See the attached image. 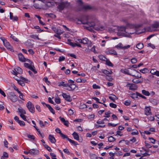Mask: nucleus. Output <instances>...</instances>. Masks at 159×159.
<instances>
[{
  "label": "nucleus",
  "instance_id": "1",
  "mask_svg": "<svg viewBox=\"0 0 159 159\" xmlns=\"http://www.w3.org/2000/svg\"><path fill=\"white\" fill-rule=\"evenodd\" d=\"M116 29L118 31L117 34L119 36L128 37L130 34H134V32L127 30L126 28L123 26L117 27Z\"/></svg>",
  "mask_w": 159,
  "mask_h": 159
},
{
  "label": "nucleus",
  "instance_id": "2",
  "mask_svg": "<svg viewBox=\"0 0 159 159\" xmlns=\"http://www.w3.org/2000/svg\"><path fill=\"white\" fill-rule=\"evenodd\" d=\"M80 22L83 24H87L88 26L86 27L89 30H92V28L95 29L96 26L95 25L94 23L93 22H89L87 21H84L83 20H80Z\"/></svg>",
  "mask_w": 159,
  "mask_h": 159
},
{
  "label": "nucleus",
  "instance_id": "3",
  "mask_svg": "<svg viewBox=\"0 0 159 159\" xmlns=\"http://www.w3.org/2000/svg\"><path fill=\"white\" fill-rule=\"evenodd\" d=\"M77 2L79 3L81 10H87L91 9V7L88 5H84L81 0H77Z\"/></svg>",
  "mask_w": 159,
  "mask_h": 159
},
{
  "label": "nucleus",
  "instance_id": "4",
  "mask_svg": "<svg viewBox=\"0 0 159 159\" xmlns=\"http://www.w3.org/2000/svg\"><path fill=\"white\" fill-rule=\"evenodd\" d=\"M70 3L67 2H62L59 4L58 8L60 10H63L65 8L68 7Z\"/></svg>",
  "mask_w": 159,
  "mask_h": 159
},
{
  "label": "nucleus",
  "instance_id": "5",
  "mask_svg": "<svg viewBox=\"0 0 159 159\" xmlns=\"http://www.w3.org/2000/svg\"><path fill=\"white\" fill-rule=\"evenodd\" d=\"M26 107L29 111L32 113H34L35 112V108L33 104L30 101H29L27 104Z\"/></svg>",
  "mask_w": 159,
  "mask_h": 159
},
{
  "label": "nucleus",
  "instance_id": "6",
  "mask_svg": "<svg viewBox=\"0 0 159 159\" xmlns=\"http://www.w3.org/2000/svg\"><path fill=\"white\" fill-rule=\"evenodd\" d=\"M130 69L131 70L130 71L127 69H122L121 70V71L123 73H125V74H127L133 76H135V75L131 73V71H136L137 72V71L136 70L134 69Z\"/></svg>",
  "mask_w": 159,
  "mask_h": 159
},
{
  "label": "nucleus",
  "instance_id": "7",
  "mask_svg": "<svg viewBox=\"0 0 159 159\" xmlns=\"http://www.w3.org/2000/svg\"><path fill=\"white\" fill-rule=\"evenodd\" d=\"M24 65L25 67L28 68L29 69L33 71L34 73L36 74L37 73V71L33 68V67H34V66L33 63V62H31L30 64L25 63L24 64Z\"/></svg>",
  "mask_w": 159,
  "mask_h": 159
},
{
  "label": "nucleus",
  "instance_id": "8",
  "mask_svg": "<svg viewBox=\"0 0 159 159\" xmlns=\"http://www.w3.org/2000/svg\"><path fill=\"white\" fill-rule=\"evenodd\" d=\"M130 47V45H127L126 46H123V45L121 43H119L117 45L115 46V47L117 48V49H122L123 50H125L129 48Z\"/></svg>",
  "mask_w": 159,
  "mask_h": 159
},
{
  "label": "nucleus",
  "instance_id": "9",
  "mask_svg": "<svg viewBox=\"0 0 159 159\" xmlns=\"http://www.w3.org/2000/svg\"><path fill=\"white\" fill-rule=\"evenodd\" d=\"M127 30L128 29H132L133 31L131 32H134V33L136 32V27L133 24H128L126 27Z\"/></svg>",
  "mask_w": 159,
  "mask_h": 159
},
{
  "label": "nucleus",
  "instance_id": "10",
  "mask_svg": "<svg viewBox=\"0 0 159 159\" xmlns=\"http://www.w3.org/2000/svg\"><path fill=\"white\" fill-rule=\"evenodd\" d=\"M9 98L13 102H16L17 99V97L13 92H11L10 93Z\"/></svg>",
  "mask_w": 159,
  "mask_h": 159
},
{
  "label": "nucleus",
  "instance_id": "11",
  "mask_svg": "<svg viewBox=\"0 0 159 159\" xmlns=\"http://www.w3.org/2000/svg\"><path fill=\"white\" fill-rule=\"evenodd\" d=\"M151 28L152 29H155L153 30L154 31L159 30L158 29H159V22H155L154 23L152 24L151 26Z\"/></svg>",
  "mask_w": 159,
  "mask_h": 159
},
{
  "label": "nucleus",
  "instance_id": "12",
  "mask_svg": "<svg viewBox=\"0 0 159 159\" xmlns=\"http://www.w3.org/2000/svg\"><path fill=\"white\" fill-rule=\"evenodd\" d=\"M127 87L129 88V89L132 90H134L137 89V87L136 85L128 83L126 85Z\"/></svg>",
  "mask_w": 159,
  "mask_h": 159
},
{
  "label": "nucleus",
  "instance_id": "13",
  "mask_svg": "<svg viewBox=\"0 0 159 159\" xmlns=\"http://www.w3.org/2000/svg\"><path fill=\"white\" fill-rule=\"evenodd\" d=\"M62 96L68 102H70L72 101V98L70 95L68 94H66L65 93H63L62 94Z\"/></svg>",
  "mask_w": 159,
  "mask_h": 159
},
{
  "label": "nucleus",
  "instance_id": "14",
  "mask_svg": "<svg viewBox=\"0 0 159 159\" xmlns=\"http://www.w3.org/2000/svg\"><path fill=\"white\" fill-rule=\"evenodd\" d=\"M48 139L52 143H54L56 142V140L53 135L49 134L48 136Z\"/></svg>",
  "mask_w": 159,
  "mask_h": 159
},
{
  "label": "nucleus",
  "instance_id": "15",
  "mask_svg": "<svg viewBox=\"0 0 159 159\" xmlns=\"http://www.w3.org/2000/svg\"><path fill=\"white\" fill-rule=\"evenodd\" d=\"M30 153L32 155H38L39 154V151L38 150H35L34 149H32L29 150Z\"/></svg>",
  "mask_w": 159,
  "mask_h": 159
},
{
  "label": "nucleus",
  "instance_id": "16",
  "mask_svg": "<svg viewBox=\"0 0 159 159\" xmlns=\"http://www.w3.org/2000/svg\"><path fill=\"white\" fill-rule=\"evenodd\" d=\"M145 114L147 115H149L151 114V108L150 107H146L145 110Z\"/></svg>",
  "mask_w": 159,
  "mask_h": 159
},
{
  "label": "nucleus",
  "instance_id": "17",
  "mask_svg": "<svg viewBox=\"0 0 159 159\" xmlns=\"http://www.w3.org/2000/svg\"><path fill=\"white\" fill-rule=\"evenodd\" d=\"M149 101L154 105H156L158 103V101L157 99L153 98H150Z\"/></svg>",
  "mask_w": 159,
  "mask_h": 159
},
{
  "label": "nucleus",
  "instance_id": "18",
  "mask_svg": "<svg viewBox=\"0 0 159 159\" xmlns=\"http://www.w3.org/2000/svg\"><path fill=\"white\" fill-rule=\"evenodd\" d=\"M10 19L12 20L13 21H17L18 20V18L16 16H13V14L11 12L10 13Z\"/></svg>",
  "mask_w": 159,
  "mask_h": 159
},
{
  "label": "nucleus",
  "instance_id": "19",
  "mask_svg": "<svg viewBox=\"0 0 159 159\" xmlns=\"http://www.w3.org/2000/svg\"><path fill=\"white\" fill-rule=\"evenodd\" d=\"M18 56L19 60L20 61L22 62H25V58L21 53H18Z\"/></svg>",
  "mask_w": 159,
  "mask_h": 159
},
{
  "label": "nucleus",
  "instance_id": "20",
  "mask_svg": "<svg viewBox=\"0 0 159 159\" xmlns=\"http://www.w3.org/2000/svg\"><path fill=\"white\" fill-rule=\"evenodd\" d=\"M39 1L38 0H34V7L36 8L39 9L40 8V6L39 4L37 2V1Z\"/></svg>",
  "mask_w": 159,
  "mask_h": 159
},
{
  "label": "nucleus",
  "instance_id": "21",
  "mask_svg": "<svg viewBox=\"0 0 159 159\" xmlns=\"http://www.w3.org/2000/svg\"><path fill=\"white\" fill-rule=\"evenodd\" d=\"M95 29L97 30H102L105 29L104 26L102 25H100L98 26L95 27Z\"/></svg>",
  "mask_w": 159,
  "mask_h": 159
},
{
  "label": "nucleus",
  "instance_id": "22",
  "mask_svg": "<svg viewBox=\"0 0 159 159\" xmlns=\"http://www.w3.org/2000/svg\"><path fill=\"white\" fill-rule=\"evenodd\" d=\"M72 135L75 139L78 140L79 139V136L75 132H74L72 134Z\"/></svg>",
  "mask_w": 159,
  "mask_h": 159
},
{
  "label": "nucleus",
  "instance_id": "23",
  "mask_svg": "<svg viewBox=\"0 0 159 159\" xmlns=\"http://www.w3.org/2000/svg\"><path fill=\"white\" fill-rule=\"evenodd\" d=\"M15 71L17 72V73L21 74L22 73V70L19 67H18L14 69Z\"/></svg>",
  "mask_w": 159,
  "mask_h": 159
},
{
  "label": "nucleus",
  "instance_id": "24",
  "mask_svg": "<svg viewBox=\"0 0 159 159\" xmlns=\"http://www.w3.org/2000/svg\"><path fill=\"white\" fill-rule=\"evenodd\" d=\"M19 112L21 114H25L26 113L24 109L22 108L21 107H20L18 108Z\"/></svg>",
  "mask_w": 159,
  "mask_h": 159
},
{
  "label": "nucleus",
  "instance_id": "25",
  "mask_svg": "<svg viewBox=\"0 0 159 159\" xmlns=\"http://www.w3.org/2000/svg\"><path fill=\"white\" fill-rule=\"evenodd\" d=\"M142 93L146 96H149L150 95L149 92L143 89L142 91Z\"/></svg>",
  "mask_w": 159,
  "mask_h": 159
},
{
  "label": "nucleus",
  "instance_id": "26",
  "mask_svg": "<svg viewBox=\"0 0 159 159\" xmlns=\"http://www.w3.org/2000/svg\"><path fill=\"white\" fill-rule=\"evenodd\" d=\"M89 42L88 39L87 38H84L82 39V43L83 44H88Z\"/></svg>",
  "mask_w": 159,
  "mask_h": 159
},
{
  "label": "nucleus",
  "instance_id": "27",
  "mask_svg": "<svg viewBox=\"0 0 159 159\" xmlns=\"http://www.w3.org/2000/svg\"><path fill=\"white\" fill-rule=\"evenodd\" d=\"M143 44L142 43H139L136 46V47L139 49H141L143 48Z\"/></svg>",
  "mask_w": 159,
  "mask_h": 159
},
{
  "label": "nucleus",
  "instance_id": "28",
  "mask_svg": "<svg viewBox=\"0 0 159 159\" xmlns=\"http://www.w3.org/2000/svg\"><path fill=\"white\" fill-rule=\"evenodd\" d=\"M26 46L29 47H31L33 44L31 43V41H27L25 43Z\"/></svg>",
  "mask_w": 159,
  "mask_h": 159
},
{
  "label": "nucleus",
  "instance_id": "29",
  "mask_svg": "<svg viewBox=\"0 0 159 159\" xmlns=\"http://www.w3.org/2000/svg\"><path fill=\"white\" fill-rule=\"evenodd\" d=\"M68 85V84H65V82L63 81L61 82L58 83L59 86H63V87H67Z\"/></svg>",
  "mask_w": 159,
  "mask_h": 159
},
{
  "label": "nucleus",
  "instance_id": "30",
  "mask_svg": "<svg viewBox=\"0 0 159 159\" xmlns=\"http://www.w3.org/2000/svg\"><path fill=\"white\" fill-rule=\"evenodd\" d=\"M112 96H109V98L111 100L114 102V100L115 99H117L118 98L114 95H112Z\"/></svg>",
  "mask_w": 159,
  "mask_h": 159
},
{
  "label": "nucleus",
  "instance_id": "31",
  "mask_svg": "<svg viewBox=\"0 0 159 159\" xmlns=\"http://www.w3.org/2000/svg\"><path fill=\"white\" fill-rule=\"evenodd\" d=\"M102 72L103 73H104L107 75L111 74L112 73L111 71H109L107 70H102Z\"/></svg>",
  "mask_w": 159,
  "mask_h": 159
},
{
  "label": "nucleus",
  "instance_id": "32",
  "mask_svg": "<svg viewBox=\"0 0 159 159\" xmlns=\"http://www.w3.org/2000/svg\"><path fill=\"white\" fill-rule=\"evenodd\" d=\"M70 40H68L69 41V44L73 47H75L77 46V44L76 43H73L70 41H69Z\"/></svg>",
  "mask_w": 159,
  "mask_h": 159
},
{
  "label": "nucleus",
  "instance_id": "33",
  "mask_svg": "<svg viewBox=\"0 0 159 159\" xmlns=\"http://www.w3.org/2000/svg\"><path fill=\"white\" fill-rule=\"evenodd\" d=\"M43 146L49 152H51L52 151V149L47 145L44 144V145H43Z\"/></svg>",
  "mask_w": 159,
  "mask_h": 159
},
{
  "label": "nucleus",
  "instance_id": "34",
  "mask_svg": "<svg viewBox=\"0 0 159 159\" xmlns=\"http://www.w3.org/2000/svg\"><path fill=\"white\" fill-rule=\"evenodd\" d=\"M115 139L113 136H111L108 139V141L110 142H113L115 140Z\"/></svg>",
  "mask_w": 159,
  "mask_h": 159
},
{
  "label": "nucleus",
  "instance_id": "35",
  "mask_svg": "<svg viewBox=\"0 0 159 159\" xmlns=\"http://www.w3.org/2000/svg\"><path fill=\"white\" fill-rule=\"evenodd\" d=\"M109 54L111 55H117V53L114 50H110L109 51H108Z\"/></svg>",
  "mask_w": 159,
  "mask_h": 159
},
{
  "label": "nucleus",
  "instance_id": "36",
  "mask_svg": "<svg viewBox=\"0 0 159 159\" xmlns=\"http://www.w3.org/2000/svg\"><path fill=\"white\" fill-rule=\"evenodd\" d=\"M68 140L71 143L73 144L74 145H78V144L77 142L75 141H74L72 140L69 138H68Z\"/></svg>",
  "mask_w": 159,
  "mask_h": 159
},
{
  "label": "nucleus",
  "instance_id": "37",
  "mask_svg": "<svg viewBox=\"0 0 159 159\" xmlns=\"http://www.w3.org/2000/svg\"><path fill=\"white\" fill-rule=\"evenodd\" d=\"M68 140L71 143L73 144L74 145H78V144L77 142L75 141H74L72 140L69 138H68Z\"/></svg>",
  "mask_w": 159,
  "mask_h": 159
},
{
  "label": "nucleus",
  "instance_id": "38",
  "mask_svg": "<svg viewBox=\"0 0 159 159\" xmlns=\"http://www.w3.org/2000/svg\"><path fill=\"white\" fill-rule=\"evenodd\" d=\"M90 156L91 159H98L97 157L95 154H90Z\"/></svg>",
  "mask_w": 159,
  "mask_h": 159
},
{
  "label": "nucleus",
  "instance_id": "39",
  "mask_svg": "<svg viewBox=\"0 0 159 159\" xmlns=\"http://www.w3.org/2000/svg\"><path fill=\"white\" fill-rule=\"evenodd\" d=\"M43 80L45 82V83L48 85L50 84V82L48 80V79L47 77H46L43 79Z\"/></svg>",
  "mask_w": 159,
  "mask_h": 159
},
{
  "label": "nucleus",
  "instance_id": "40",
  "mask_svg": "<svg viewBox=\"0 0 159 159\" xmlns=\"http://www.w3.org/2000/svg\"><path fill=\"white\" fill-rule=\"evenodd\" d=\"M27 136L28 138L32 139L33 140H34L35 139L34 136L33 135H31L29 134H27Z\"/></svg>",
  "mask_w": 159,
  "mask_h": 159
},
{
  "label": "nucleus",
  "instance_id": "41",
  "mask_svg": "<svg viewBox=\"0 0 159 159\" xmlns=\"http://www.w3.org/2000/svg\"><path fill=\"white\" fill-rule=\"evenodd\" d=\"M60 135L61 136V137H62V138L63 139H66L68 140V138H69L67 135L64 134H63L62 133H61L60 134Z\"/></svg>",
  "mask_w": 159,
  "mask_h": 159
},
{
  "label": "nucleus",
  "instance_id": "42",
  "mask_svg": "<svg viewBox=\"0 0 159 159\" xmlns=\"http://www.w3.org/2000/svg\"><path fill=\"white\" fill-rule=\"evenodd\" d=\"M18 83L22 86L25 85V84L23 81L21 80H18Z\"/></svg>",
  "mask_w": 159,
  "mask_h": 159
},
{
  "label": "nucleus",
  "instance_id": "43",
  "mask_svg": "<svg viewBox=\"0 0 159 159\" xmlns=\"http://www.w3.org/2000/svg\"><path fill=\"white\" fill-rule=\"evenodd\" d=\"M6 47L7 49L10 50V51L12 52H14V50L13 49L11 45L10 44L8 45L7 47Z\"/></svg>",
  "mask_w": 159,
  "mask_h": 159
},
{
  "label": "nucleus",
  "instance_id": "44",
  "mask_svg": "<svg viewBox=\"0 0 159 159\" xmlns=\"http://www.w3.org/2000/svg\"><path fill=\"white\" fill-rule=\"evenodd\" d=\"M34 28H35V29H39V30H37V32L38 33L41 32L43 31V30H42L40 29V27L39 26H34Z\"/></svg>",
  "mask_w": 159,
  "mask_h": 159
},
{
  "label": "nucleus",
  "instance_id": "45",
  "mask_svg": "<svg viewBox=\"0 0 159 159\" xmlns=\"http://www.w3.org/2000/svg\"><path fill=\"white\" fill-rule=\"evenodd\" d=\"M99 57L100 60L102 61H105L107 59V58L106 57H104L103 56L101 55L99 56Z\"/></svg>",
  "mask_w": 159,
  "mask_h": 159
},
{
  "label": "nucleus",
  "instance_id": "46",
  "mask_svg": "<svg viewBox=\"0 0 159 159\" xmlns=\"http://www.w3.org/2000/svg\"><path fill=\"white\" fill-rule=\"evenodd\" d=\"M111 113V112L110 111L106 112L105 113V115L106 116H104L105 117L108 118L110 116V115Z\"/></svg>",
  "mask_w": 159,
  "mask_h": 159
},
{
  "label": "nucleus",
  "instance_id": "47",
  "mask_svg": "<svg viewBox=\"0 0 159 159\" xmlns=\"http://www.w3.org/2000/svg\"><path fill=\"white\" fill-rule=\"evenodd\" d=\"M18 122L20 126H24L25 125L24 122L23 121L19 120Z\"/></svg>",
  "mask_w": 159,
  "mask_h": 159
},
{
  "label": "nucleus",
  "instance_id": "48",
  "mask_svg": "<svg viewBox=\"0 0 159 159\" xmlns=\"http://www.w3.org/2000/svg\"><path fill=\"white\" fill-rule=\"evenodd\" d=\"M131 101L129 100H126L124 104L126 106H129L130 104Z\"/></svg>",
  "mask_w": 159,
  "mask_h": 159
},
{
  "label": "nucleus",
  "instance_id": "49",
  "mask_svg": "<svg viewBox=\"0 0 159 159\" xmlns=\"http://www.w3.org/2000/svg\"><path fill=\"white\" fill-rule=\"evenodd\" d=\"M106 64L110 66H113V65L109 61H106Z\"/></svg>",
  "mask_w": 159,
  "mask_h": 159
},
{
  "label": "nucleus",
  "instance_id": "50",
  "mask_svg": "<svg viewBox=\"0 0 159 159\" xmlns=\"http://www.w3.org/2000/svg\"><path fill=\"white\" fill-rule=\"evenodd\" d=\"M136 95L137 96L140 97L144 99H146V98L145 96L142 95L141 94L138 93V92H136Z\"/></svg>",
  "mask_w": 159,
  "mask_h": 159
},
{
  "label": "nucleus",
  "instance_id": "51",
  "mask_svg": "<svg viewBox=\"0 0 159 159\" xmlns=\"http://www.w3.org/2000/svg\"><path fill=\"white\" fill-rule=\"evenodd\" d=\"M133 83L135 84H138L141 83V81L136 79H135L132 80Z\"/></svg>",
  "mask_w": 159,
  "mask_h": 159
},
{
  "label": "nucleus",
  "instance_id": "52",
  "mask_svg": "<svg viewBox=\"0 0 159 159\" xmlns=\"http://www.w3.org/2000/svg\"><path fill=\"white\" fill-rule=\"evenodd\" d=\"M87 107V105L85 104H83L81 105L80 106V109H83Z\"/></svg>",
  "mask_w": 159,
  "mask_h": 159
},
{
  "label": "nucleus",
  "instance_id": "53",
  "mask_svg": "<svg viewBox=\"0 0 159 159\" xmlns=\"http://www.w3.org/2000/svg\"><path fill=\"white\" fill-rule=\"evenodd\" d=\"M148 71V69L147 68H144L140 70V71L143 73H145L146 72H147Z\"/></svg>",
  "mask_w": 159,
  "mask_h": 159
},
{
  "label": "nucleus",
  "instance_id": "54",
  "mask_svg": "<svg viewBox=\"0 0 159 159\" xmlns=\"http://www.w3.org/2000/svg\"><path fill=\"white\" fill-rule=\"evenodd\" d=\"M110 106L111 107L113 108H116L117 107V105L116 104L112 103H110Z\"/></svg>",
  "mask_w": 159,
  "mask_h": 159
},
{
  "label": "nucleus",
  "instance_id": "55",
  "mask_svg": "<svg viewBox=\"0 0 159 159\" xmlns=\"http://www.w3.org/2000/svg\"><path fill=\"white\" fill-rule=\"evenodd\" d=\"M20 117L25 121H26V116L24 114H20Z\"/></svg>",
  "mask_w": 159,
  "mask_h": 159
},
{
  "label": "nucleus",
  "instance_id": "56",
  "mask_svg": "<svg viewBox=\"0 0 159 159\" xmlns=\"http://www.w3.org/2000/svg\"><path fill=\"white\" fill-rule=\"evenodd\" d=\"M149 140L153 144H154L155 143V142L156 141V140L152 138H149Z\"/></svg>",
  "mask_w": 159,
  "mask_h": 159
},
{
  "label": "nucleus",
  "instance_id": "57",
  "mask_svg": "<svg viewBox=\"0 0 159 159\" xmlns=\"http://www.w3.org/2000/svg\"><path fill=\"white\" fill-rule=\"evenodd\" d=\"M30 37L32 38H33L34 39H39L38 36L37 35H36L33 34V35H31Z\"/></svg>",
  "mask_w": 159,
  "mask_h": 159
},
{
  "label": "nucleus",
  "instance_id": "58",
  "mask_svg": "<svg viewBox=\"0 0 159 159\" xmlns=\"http://www.w3.org/2000/svg\"><path fill=\"white\" fill-rule=\"evenodd\" d=\"M65 59V57L64 56H62L59 57V62L61 61H64Z\"/></svg>",
  "mask_w": 159,
  "mask_h": 159
},
{
  "label": "nucleus",
  "instance_id": "59",
  "mask_svg": "<svg viewBox=\"0 0 159 159\" xmlns=\"http://www.w3.org/2000/svg\"><path fill=\"white\" fill-rule=\"evenodd\" d=\"M36 109L39 112H40L41 111L40 106L38 105L35 106Z\"/></svg>",
  "mask_w": 159,
  "mask_h": 159
},
{
  "label": "nucleus",
  "instance_id": "60",
  "mask_svg": "<svg viewBox=\"0 0 159 159\" xmlns=\"http://www.w3.org/2000/svg\"><path fill=\"white\" fill-rule=\"evenodd\" d=\"M69 85L71 90H73L75 89L76 86L74 84H70Z\"/></svg>",
  "mask_w": 159,
  "mask_h": 159
},
{
  "label": "nucleus",
  "instance_id": "61",
  "mask_svg": "<svg viewBox=\"0 0 159 159\" xmlns=\"http://www.w3.org/2000/svg\"><path fill=\"white\" fill-rule=\"evenodd\" d=\"M10 37L12 39L15 40V41H18V39L16 38V37L15 36H14L12 34H11V36H10Z\"/></svg>",
  "mask_w": 159,
  "mask_h": 159
},
{
  "label": "nucleus",
  "instance_id": "62",
  "mask_svg": "<svg viewBox=\"0 0 159 159\" xmlns=\"http://www.w3.org/2000/svg\"><path fill=\"white\" fill-rule=\"evenodd\" d=\"M93 87L94 89H99L100 88V86L97 85L95 84H93Z\"/></svg>",
  "mask_w": 159,
  "mask_h": 159
},
{
  "label": "nucleus",
  "instance_id": "63",
  "mask_svg": "<svg viewBox=\"0 0 159 159\" xmlns=\"http://www.w3.org/2000/svg\"><path fill=\"white\" fill-rule=\"evenodd\" d=\"M137 61V60L135 58H132L131 60V62L132 63H136Z\"/></svg>",
  "mask_w": 159,
  "mask_h": 159
},
{
  "label": "nucleus",
  "instance_id": "64",
  "mask_svg": "<svg viewBox=\"0 0 159 159\" xmlns=\"http://www.w3.org/2000/svg\"><path fill=\"white\" fill-rule=\"evenodd\" d=\"M39 123L41 127H42L45 126V125L43 124L42 121L41 120H39Z\"/></svg>",
  "mask_w": 159,
  "mask_h": 159
}]
</instances>
